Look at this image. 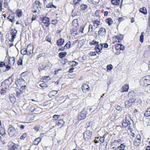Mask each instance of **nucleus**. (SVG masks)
<instances>
[{
    "label": "nucleus",
    "mask_w": 150,
    "mask_h": 150,
    "mask_svg": "<svg viewBox=\"0 0 150 150\" xmlns=\"http://www.w3.org/2000/svg\"><path fill=\"white\" fill-rule=\"evenodd\" d=\"M140 84L142 86H146L150 85V76H147L143 78L140 80Z\"/></svg>",
    "instance_id": "1"
},
{
    "label": "nucleus",
    "mask_w": 150,
    "mask_h": 150,
    "mask_svg": "<svg viewBox=\"0 0 150 150\" xmlns=\"http://www.w3.org/2000/svg\"><path fill=\"white\" fill-rule=\"evenodd\" d=\"M133 121L129 116L126 117L125 120L123 121L122 126L125 127L128 126V129H130L131 125H132V123Z\"/></svg>",
    "instance_id": "2"
},
{
    "label": "nucleus",
    "mask_w": 150,
    "mask_h": 150,
    "mask_svg": "<svg viewBox=\"0 0 150 150\" xmlns=\"http://www.w3.org/2000/svg\"><path fill=\"white\" fill-rule=\"evenodd\" d=\"M8 134L11 137L16 135L18 132L15 128L12 125H10L8 131Z\"/></svg>",
    "instance_id": "3"
},
{
    "label": "nucleus",
    "mask_w": 150,
    "mask_h": 150,
    "mask_svg": "<svg viewBox=\"0 0 150 150\" xmlns=\"http://www.w3.org/2000/svg\"><path fill=\"white\" fill-rule=\"evenodd\" d=\"M90 128H91V127H87V130L84 133L83 137L86 140L90 138L92 134V132L89 130Z\"/></svg>",
    "instance_id": "4"
},
{
    "label": "nucleus",
    "mask_w": 150,
    "mask_h": 150,
    "mask_svg": "<svg viewBox=\"0 0 150 150\" xmlns=\"http://www.w3.org/2000/svg\"><path fill=\"white\" fill-rule=\"evenodd\" d=\"M135 100L136 99L134 98L126 100L125 102V107L127 108H129L134 103Z\"/></svg>",
    "instance_id": "5"
},
{
    "label": "nucleus",
    "mask_w": 150,
    "mask_h": 150,
    "mask_svg": "<svg viewBox=\"0 0 150 150\" xmlns=\"http://www.w3.org/2000/svg\"><path fill=\"white\" fill-rule=\"evenodd\" d=\"M9 79L6 80L4 82H3L1 85V86L3 89L7 90L8 89L9 86L11 84V83L9 82Z\"/></svg>",
    "instance_id": "6"
},
{
    "label": "nucleus",
    "mask_w": 150,
    "mask_h": 150,
    "mask_svg": "<svg viewBox=\"0 0 150 150\" xmlns=\"http://www.w3.org/2000/svg\"><path fill=\"white\" fill-rule=\"evenodd\" d=\"M87 114V112L85 111V109L84 108L79 114L78 118L79 120H81L85 119L86 117Z\"/></svg>",
    "instance_id": "7"
},
{
    "label": "nucleus",
    "mask_w": 150,
    "mask_h": 150,
    "mask_svg": "<svg viewBox=\"0 0 150 150\" xmlns=\"http://www.w3.org/2000/svg\"><path fill=\"white\" fill-rule=\"evenodd\" d=\"M17 33V31L16 29H13L11 30V33L12 38L11 40H9L10 42H13L14 41V39L16 38Z\"/></svg>",
    "instance_id": "8"
},
{
    "label": "nucleus",
    "mask_w": 150,
    "mask_h": 150,
    "mask_svg": "<svg viewBox=\"0 0 150 150\" xmlns=\"http://www.w3.org/2000/svg\"><path fill=\"white\" fill-rule=\"evenodd\" d=\"M141 137L140 135L138 134L137 135L136 138L134 139V144L136 146H139L141 142Z\"/></svg>",
    "instance_id": "9"
},
{
    "label": "nucleus",
    "mask_w": 150,
    "mask_h": 150,
    "mask_svg": "<svg viewBox=\"0 0 150 150\" xmlns=\"http://www.w3.org/2000/svg\"><path fill=\"white\" fill-rule=\"evenodd\" d=\"M26 49L28 51V55H30L31 54L33 53V46L28 45Z\"/></svg>",
    "instance_id": "10"
},
{
    "label": "nucleus",
    "mask_w": 150,
    "mask_h": 150,
    "mask_svg": "<svg viewBox=\"0 0 150 150\" xmlns=\"http://www.w3.org/2000/svg\"><path fill=\"white\" fill-rule=\"evenodd\" d=\"M42 22L44 23L46 26L47 27L50 25L49 19L47 17H45L43 18L42 20Z\"/></svg>",
    "instance_id": "11"
},
{
    "label": "nucleus",
    "mask_w": 150,
    "mask_h": 150,
    "mask_svg": "<svg viewBox=\"0 0 150 150\" xmlns=\"http://www.w3.org/2000/svg\"><path fill=\"white\" fill-rule=\"evenodd\" d=\"M106 33L105 29L102 27L100 28L98 32V34L101 36L105 35Z\"/></svg>",
    "instance_id": "12"
},
{
    "label": "nucleus",
    "mask_w": 150,
    "mask_h": 150,
    "mask_svg": "<svg viewBox=\"0 0 150 150\" xmlns=\"http://www.w3.org/2000/svg\"><path fill=\"white\" fill-rule=\"evenodd\" d=\"M21 148V146L18 144H14L12 145L10 149L9 150H18Z\"/></svg>",
    "instance_id": "13"
},
{
    "label": "nucleus",
    "mask_w": 150,
    "mask_h": 150,
    "mask_svg": "<svg viewBox=\"0 0 150 150\" xmlns=\"http://www.w3.org/2000/svg\"><path fill=\"white\" fill-rule=\"evenodd\" d=\"M42 4L38 1H35L33 4V7L34 8L35 7L38 8H41Z\"/></svg>",
    "instance_id": "14"
},
{
    "label": "nucleus",
    "mask_w": 150,
    "mask_h": 150,
    "mask_svg": "<svg viewBox=\"0 0 150 150\" xmlns=\"http://www.w3.org/2000/svg\"><path fill=\"white\" fill-rule=\"evenodd\" d=\"M123 38V35L120 34V37L115 36L113 37V39L115 40H118V42L120 43Z\"/></svg>",
    "instance_id": "15"
},
{
    "label": "nucleus",
    "mask_w": 150,
    "mask_h": 150,
    "mask_svg": "<svg viewBox=\"0 0 150 150\" xmlns=\"http://www.w3.org/2000/svg\"><path fill=\"white\" fill-rule=\"evenodd\" d=\"M82 91L83 92L85 93L86 92L88 91L89 90L90 88L88 85L85 84L82 85Z\"/></svg>",
    "instance_id": "16"
},
{
    "label": "nucleus",
    "mask_w": 150,
    "mask_h": 150,
    "mask_svg": "<svg viewBox=\"0 0 150 150\" xmlns=\"http://www.w3.org/2000/svg\"><path fill=\"white\" fill-rule=\"evenodd\" d=\"M102 46L101 44H98L96 46L95 50L97 52H100L102 50Z\"/></svg>",
    "instance_id": "17"
},
{
    "label": "nucleus",
    "mask_w": 150,
    "mask_h": 150,
    "mask_svg": "<svg viewBox=\"0 0 150 150\" xmlns=\"http://www.w3.org/2000/svg\"><path fill=\"white\" fill-rule=\"evenodd\" d=\"M64 40L62 38H60L57 41L56 44L58 46H61L64 44Z\"/></svg>",
    "instance_id": "18"
},
{
    "label": "nucleus",
    "mask_w": 150,
    "mask_h": 150,
    "mask_svg": "<svg viewBox=\"0 0 150 150\" xmlns=\"http://www.w3.org/2000/svg\"><path fill=\"white\" fill-rule=\"evenodd\" d=\"M144 55L145 57L150 56V45L147 47L146 51L144 52Z\"/></svg>",
    "instance_id": "19"
},
{
    "label": "nucleus",
    "mask_w": 150,
    "mask_h": 150,
    "mask_svg": "<svg viewBox=\"0 0 150 150\" xmlns=\"http://www.w3.org/2000/svg\"><path fill=\"white\" fill-rule=\"evenodd\" d=\"M7 19L12 23H14L15 21V16L13 14H10L7 18Z\"/></svg>",
    "instance_id": "20"
},
{
    "label": "nucleus",
    "mask_w": 150,
    "mask_h": 150,
    "mask_svg": "<svg viewBox=\"0 0 150 150\" xmlns=\"http://www.w3.org/2000/svg\"><path fill=\"white\" fill-rule=\"evenodd\" d=\"M41 110V109L40 108L37 107H36V108H35L34 106H32L30 108V110L31 112H37L38 111L40 110Z\"/></svg>",
    "instance_id": "21"
},
{
    "label": "nucleus",
    "mask_w": 150,
    "mask_h": 150,
    "mask_svg": "<svg viewBox=\"0 0 150 150\" xmlns=\"http://www.w3.org/2000/svg\"><path fill=\"white\" fill-rule=\"evenodd\" d=\"M129 88V86L128 84H125L122 87V92H127Z\"/></svg>",
    "instance_id": "22"
},
{
    "label": "nucleus",
    "mask_w": 150,
    "mask_h": 150,
    "mask_svg": "<svg viewBox=\"0 0 150 150\" xmlns=\"http://www.w3.org/2000/svg\"><path fill=\"white\" fill-rule=\"evenodd\" d=\"M93 23V26L96 28H97L99 25L100 22L98 21L93 20L92 21Z\"/></svg>",
    "instance_id": "23"
},
{
    "label": "nucleus",
    "mask_w": 150,
    "mask_h": 150,
    "mask_svg": "<svg viewBox=\"0 0 150 150\" xmlns=\"http://www.w3.org/2000/svg\"><path fill=\"white\" fill-rule=\"evenodd\" d=\"M57 125L62 126L64 125V122L62 119H60L57 122Z\"/></svg>",
    "instance_id": "24"
},
{
    "label": "nucleus",
    "mask_w": 150,
    "mask_h": 150,
    "mask_svg": "<svg viewBox=\"0 0 150 150\" xmlns=\"http://www.w3.org/2000/svg\"><path fill=\"white\" fill-rule=\"evenodd\" d=\"M139 11L144 14H146L147 13L146 8L144 7L140 8L139 10Z\"/></svg>",
    "instance_id": "25"
},
{
    "label": "nucleus",
    "mask_w": 150,
    "mask_h": 150,
    "mask_svg": "<svg viewBox=\"0 0 150 150\" xmlns=\"http://www.w3.org/2000/svg\"><path fill=\"white\" fill-rule=\"evenodd\" d=\"M5 132L4 128L2 127H0V134L3 136L5 135Z\"/></svg>",
    "instance_id": "26"
},
{
    "label": "nucleus",
    "mask_w": 150,
    "mask_h": 150,
    "mask_svg": "<svg viewBox=\"0 0 150 150\" xmlns=\"http://www.w3.org/2000/svg\"><path fill=\"white\" fill-rule=\"evenodd\" d=\"M91 4H96L100 1V0H87Z\"/></svg>",
    "instance_id": "27"
},
{
    "label": "nucleus",
    "mask_w": 150,
    "mask_h": 150,
    "mask_svg": "<svg viewBox=\"0 0 150 150\" xmlns=\"http://www.w3.org/2000/svg\"><path fill=\"white\" fill-rule=\"evenodd\" d=\"M21 52L22 54L28 55V54L26 49H23L21 50Z\"/></svg>",
    "instance_id": "28"
},
{
    "label": "nucleus",
    "mask_w": 150,
    "mask_h": 150,
    "mask_svg": "<svg viewBox=\"0 0 150 150\" xmlns=\"http://www.w3.org/2000/svg\"><path fill=\"white\" fill-rule=\"evenodd\" d=\"M125 146L124 144H122L120 146L118 147V150H124L125 148Z\"/></svg>",
    "instance_id": "29"
},
{
    "label": "nucleus",
    "mask_w": 150,
    "mask_h": 150,
    "mask_svg": "<svg viewBox=\"0 0 150 150\" xmlns=\"http://www.w3.org/2000/svg\"><path fill=\"white\" fill-rule=\"evenodd\" d=\"M67 54L66 52H61L59 54V56L60 58L64 57Z\"/></svg>",
    "instance_id": "30"
},
{
    "label": "nucleus",
    "mask_w": 150,
    "mask_h": 150,
    "mask_svg": "<svg viewBox=\"0 0 150 150\" xmlns=\"http://www.w3.org/2000/svg\"><path fill=\"white\" fill-rule=\"evenodd\" d=\"M144 115L146 117H148L150 116V108H148L147 109Z\"/></svg>",
    "instance_id": "31"
},
{
    "label": "nucleus",
    "mask_w": 150,
    "mask_h": 150,
    "mask_svg": "<svg viewBox=\"0 0 150 150\" xmlns=\"http://www.w3.org/2000/svg\"><path fill=\"white\" fill-rule=\"evenodd\" d=\"M106 22L110 25L112 23V20L110 18H109L106 20Z\"/></svg>",
    "instance_id": "32"
},
{
    "label": "nucleus",
    "mask_w": 150,
    "mask_h": 150,
    "mask_svg": "<svg viewBox=\"0 0 150 150\" xmlns=\"http://www.w3.org/2000/svg\"><path fill=\"white\" fill-rule=\"evenodd\" d=\"M111 2L113 4L117 5L120 3V0H111Z\"/></svg>",
    "instance_id": "33"
},
{
    "label": "nucleus",
    "mask_w": 150,
    "mask_h": 150,
    "mask_svg": "<svg viewBox=\"0 0 150 150\" xmlns=\"http://www.w3.org/2000/svg\"><path fill=\"white\" fill-rule=\"evenodd\" d=\"M70 46L71 42L70 41H69L66 43L64 47V48L67 49L70 48Z\"/></svg>",
    "instance_id": "34"
},
{
    "label": "nucleus",
    "mask_w": 150,
    "mask_h": 150,
    "mask_svg": "<svg viewBox=\"0 0 150 150\" xmlns=\"http://www.w3.org/2000/svg\"><path fill=\"white\" fill-rule=\"evenodd\" d=\"M41 140V139L40 138H38L36 139L34 142V143L35 144H38Z\"/></svg>",
    "instance_id": "35"
},
{
    "label": "nucleus",
    "mask_w": 150,
    "mask_h": 150,
    "mask_svg": "<svg viewBox=\"0 0 150 150\" xmlns=\"http://www.w3.org/2000/svg\"><path fill=\"white\" fill-rule=\"evenodd\" d=\"M46 66L45 65H41V66H40L39 68L38 69L39 71H41L42 70L46 68Z\"/></svg>",
    "instance_id": "36"
},
{
    "label": "nucleus",
    "mask_w": 150,
    "mask_h": 150,
    "mask_svg": "<svg viewBox=\"0 0 150 150\" xmlns=\"http://www.w3.org/2000/svg\"><path fill=\"white\" fill-rule=\"evenodd\" d=\"M23 59L21 57H20L18 61L17 64L18 65H22Z\"/></svg>",
    "instance_id": "37"
},
{
    "label": "nucleus",
    "mask_w": 150,
    "mask_h": 150,
    "mask_svg": "<svg viewBox=\"0 0 150 150\" xmlns=\"http://www.w3.org/2000/svg\"><path fill=\"white\" fill-rule=\"evenodd\" d=\"M144 32H142L140 37V41L142 43H143L144 40Z\"/></svg>",
    "instance_id": "38"
},
{
    "label": "nucleus",
    "mask_w": 150,
    "mask_h": 150,
    "mask_svg": "<svg viewBox=\"0 0 150 150\" xmlns=\"http://www.w3.org/2000/svg\"><path fill=\"white\" fill-rule=\"evenodd\" d=\"M17 14L18 16L19 17H20L22 16V12L21 10H18L17 11Z\"/></svg>",
    "instance_id": "39"
},
{
    "label": "nucleus",
    "mask_w": 150,
    "mask_h": 150,
    "mask_svg": "<svg viewBox=\"0 0 150 150\" xmlns=\"http://www.w3.org/2000/svg\"><path fill=\"white\" fill-rule=\"evenodd\" d=\"M9 62L10 64H13L14 63V59L13 58H10L9 59Z\"/></svg>",
    "instance_id": "40"
},
{
    "label": "nucleus",
    "mask_w": 150,
    "mask_h": 150,
    "mask_svg": "<svg viewBox=\"0 0 150 150\" xmlns=\"http://www.w3.org/2000/svg\"><path fill=\"white\" fill-rule=\"evenodd\" d=\"M135 93L133 91L129 92L128 93V96L130 98H131L132 96H134Z\"/></svg>",
    "instance_id": "41"
},
{
    "label": "nucleus",
    "mask_w": 150,
    "mask_h": 150,
    "mask_svg": "<svg viewBox=\"0 0 150 150\" xmlns=\"http://www.w3.org/2000/svg\"><path fill=\"white\" fill-rule=\"evenodd\" d=\"M93 30V26L92 25H89L88 26V32L91 33Z\"/></svg>",
    "instance_id": "42"
},
{
    "label": "nucleus",
    "mask_w": 150,
    "mask_h": 150,
    "mask_svg": "<svg viewBox=\"0 0 150 150\" xmlns=\"http://www.w3.org/2000/svg\"><path fill=\"white\" fill-rule=\"evenodd\" d=\"M60 116L58 115H54L53 116V119L55 120H59L60 119L59 118Z\"/></svg>",
    "instance_id": "43"
},
{
    "label": "nucleus",
    "mask_w": 150,
    "mask_h": 150,
    "mask_svg": "<svg viewBox=\"0 0 150 150\" xmlns=\"http://www.w3.org/2000/svg\"><path fill=\"white\" fill-rule=\"evenodd\" d=\"M10 101L11 103H14L15 101V98L14 97V96H10Z\"/></svg>",
    "instance_id": "44"
},
{
    "label": "nucleus",
    "mask_w": 150,
    "mask_h": 150,
    "mask_svg": "<svg viewBox=\"0 0 150 150\" xmlns=\"http://www.w3.org/2000/svg\"><path fill=\"white\" fill-rule=\"evenodd\" d=\"M99 43V42H98L94 40L92 41L91 42L90 44L91 45H96L97 44Z\"/></svg>",
    "instance_id": "45"
},
{
    "label": "nucleus",
    "mask_w": 150,
    "mask_h": 150,
    "mask_svg": "<svg viewBox=\"0 0 150 150\" xmlns=\"http://www.w3.org/2000/svg\"><path fill=\"white\" fill-rule=\"evenodd\" d=\"M53 3L52 2H50L46 6V8H52Z\"/></svg>",
    "instance_id": "46"
},
{
    "label": "nucleus",
    "mask_w": 150,
    "mask_h": 150,
    "mask_svg": "<svg viewBox=\"0 0 150 150\" xmlns=\"http://www.w3.org/2000/svg\"><path fill=\"white\" fill-rule=\"evenodd\" d=\"M27 134L25 133L21 136L20 138L21 139H24L27 137Z\"/></svg>",
    "instance_id": "47"
},
{
    "label": "nucleus",
    "mask_w": 150,
    "mask_h": 150,
    "mask_svg": "<svg viewBox=\"0 0 150 150\" xmlns=\"http://www.w3.org/2000/svg\"><path fill=\"white\" fill-rule=\"evenodd\" d=\"M6 90L2 88V89L0 91V93L2 95H4V93H5L6 91Z\"/></svg>",
    "instance_id": "48"
},
{
    "label": "nucleus",
    "mask_w": 150,
    "mask_h": 150,
    "mask_svg": "<svg viewBox=\"0 0 150 150\" xmlns=\"http://www.w3.org/2000/svg\"><path fill=\"white\" fill-rule=\"evenodd\" d=\"M107 68L108 70H111L112 69V66L111 64L108 65L107 66Z\"/></svg>",
    "instance_id": "49"
},
{
    "label": "nucleus",
    "mask_w": 150,
    "mask_h": 150,
    "mask_svg": "<svg viewBox=\"0 0 150 150\" xmlns=\"http://www.w3.org/2000/svg\"><path fill=\"white\" fill-rule=\"evenodd\" d=\"M87 6L86 5H82L81 6V8L82 10H84L87 8Z\"/></svg>",
    "instance_id": "50"
},
{
    "label": "nucleus",
    "mask_w": 150,
    "mask_h": 150,
    "mask_svg": "<svg viewBox=\"0 0 150 150\" xmlns=\"http://www.w3.org/2000/svg\"><path fill=\"white\" fill-rule=\"evenodd\" d=\"M101 45L102 47H104L105 48H107L108 47V45L107 43L101 44Z\"/></svg>",
    "instance_id": "51"
},
{
    "label": "nucleus",
    "mask_w": 150,
    "mask_h": 150,
    "mask_svg": "<svg viewBox=\"0 0 150 150\" xmlns=\"http://www.w3.org/2000/svg\"><path fill=\"white\" fill-rule=\"evenodd\" d=\"M84 27V25L81 26L80 27V29L79 30V33H83V30Z\"/></svg>",
    "instance_id": "52"
},
{
    "label": "nucleus",
    "mask_w": 150,
    "mask_h": 150,
    "mask_svg": "<svg viewBox=\"0 0 150 150\" xmlns=\"http://www.w3.org/2000/svg\"><path fill=\"white\" fill-rule=\"evenodd\" d=\"M37 17L38 16L37 15H33L32 18V21H33L35 20L37 18Z\"/></svg>",
    "instance_id": "53"
},
{
    "label": "nucleus",
    "mask_w": 150,
    "mask_h": 150,
    "mask_svg": "<svg viewBox=\"0 0 150 150\" xmlns=\"http://www.w3.org/2000/svg\"><path fill=\"white\" fill-rule=\"evenodd\" d=\"M120 50H124L125 49L124 46L122 44H120Z\"/></svg>",
    "instance_id": "54"
},
{
    "label": "nucleus",
    "mask_w": 150,
    "mask_h": 150,
    "mask_svg": "<svg viewBox=\"0 0 150 150\" xmlns=\"http://www.w3.org/2000/svg\"><path fill=\"white\" fill-rule=\"evenodd\" d=\"M71 63L72 65L74 66H76L78 64V63L74 61H72Z\"/></svg>",
    "instance_id": "55"
},
{
    "label": "nucleus",
    "mask_w": 150,
    "mask_h": 150,
    "mask_svg": "<svg viewBox=\"0 0 150 150\" xmlns=\"http://www.w3.org/2000/svg\"><path fill=\"white\" fill-rule=\"evenodd\" d=\"M115 50H117L118 51H119L120 50V44H118L117 45H116L115 47Z\"/></svg>",
    "instance_id": "56"
},
{
    "label": "nucleus",
    "mask_w": 150,
    "mask_h": 150,
    "mask_svg": "<svg viewBox=\"0 0 150 150\" xmlns=\"http://www.w3.org/2000/svg\"><path fill=\"white\" fill-rule=\"evenodd\" d=\"M3 66H5V63L3 62H0V67H2Z\"/></svg>",
    "instance_id": "57"
},
{
    "label": "nucleus",
    "mask_w": 150,
    "mask_h": 150,
    "mask_svg": "<svg viewBox=\"0 0 150 150\" xmlns=\"http://www.w3.org/2000/svg\"><path fill=\"white\" fill-rule=\"evenodd\" d=\"M80 0H74L73 1V3L74 4H76L78 3Z\"/></svg>",
    "instance_id": "58"
},
{
    "label": "nucleus",
    "mask_w": 150,
    "mask_h": 150,
    "mask_svg": "<svg viewBox=\"0 0 150 150\" xmlns=\"http://www.w3.org/2000/svg\"><path fill=\"white\" fill-rule=\"evenodd\" d=\"M120 50H119V51H118L117 50H116V51H114L115 52V54H116L117 55H119V54L120 53Z\"/></svg>",
    "instance_id": "59"
},
{
    "label": "nucleus",
    "mask_w": 150,
    "mask_h": 150,
    "mask_svg": "<svg viewBox=\"0 0 150 150\" xmlns=\"http://www.w3.org/2000/svg\"><path fill=\"white\" fill-rule=\"evenodd\" d=\"M121 140L120 139H118L117 140H115L114 141L115 143H120L121 142Z\"/></svg>",
    "instance_id": "60"
},
{
    "label": "nucleus",
    "mask_w": 150,
    "mask_h": 150,
    "mask_svg": "<svg viewBox=\"0 0 150 150\" xmlns=\"http://www.w3.org/2000/svg\"><path fill=\"white\" fill-rule=\"evenodd\" d=\"M4 6L6 8H8V3L5 2L4 3Z\"/></svg>",
    "instance_id": "61"
},
{
    "label": "nucleus",
    "mask_w": 150,
    "mask_h": 150,
    "mask_svg": "<svg viewBox=\"0 0 150 150\" xmlns=\"http://www.w3.org/2000/svg\"><path fill=\"white\" fill-rule=\"evenodd\" d=\"M45 84L44 83H42L40 84V86L41 87H45Z\"/></svg>",
    "instance_id": "62"
},
{
    "label": "nucleus",
    "mask_w": 150,
    "mask_h": 150,
    "mask_svg": "<svg viewBox=\"0 0 150 150\" xmlns=\"http://www.w3.org/2000/svg\"><path fill=\"white\" fill-rule=\"evenodd\" d=\"M99 140L100 142L103 143L104 141V138L103 137H100L99 139Z\"/></svg>",
    "instance_id": "63"
},
{
    "label": "nucleus",
    "mask_w": 150,
    "mask_h": 150,
    "mask_svg": "<svg viewBox=\"0 0 150 150\" xmlns=\"http://www.w3.org/2000/svg\"><path fill=\"white\" fill-rule=\"evenodd\" d=\"M135 136V134L133 133H132L131 134L130 137L132 139L133 138V137H134Z\"/></svg>",
    "instance_id": "64"
}]
</instances>
